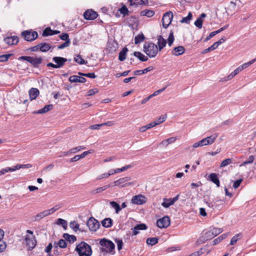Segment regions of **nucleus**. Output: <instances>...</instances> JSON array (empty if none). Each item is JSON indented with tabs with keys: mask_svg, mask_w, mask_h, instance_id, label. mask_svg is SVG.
<instances>
[{
	"mask_svg": "<svg viewBox=\"0 0 256 256\" xmlns=\"http://www.w3.org/2000/svg\"><path fill=\"white\" fill-rule=\"evenodd\" d=\"M75 250L78 256H91L92 253L91 246L84 242H82L78 244L75 248Z\"/></svg>",
	"mask_w": 256,
	"mask_h": 256,
	"instance_id": "f257e3e1",
	"label": "nucleus"
},
{
	"mask_svg": "<svg viewBox=\"0 0 256 256\" xmlns=\"http://www.w3.org/2000/svg\"><path fill=\"white\" fill-rule=\"evenodd\" d=\"M144 52L150 58H154L159 51L158 46L152 42H146L144 45Z\"/></svg>",
	"mask_w": 256,
	"mask_h": 256,
	"instance_id": "f03ea898",
	"label": "nucleus"
},
{
	"mask_svg": "<svg viewBox=\"0 0 256 256\" xmlns=\"http://www.w3.org/2000/svg\"><path fill=\"white\" fill-rule=\"evenodd\" d=\"M26 234L24 237V240L28 249L31 250L34 249L36 245V240L35 236L34 235L33 232L28 230H26Z\"/></svg>",
	"mask_w": 256,
	"mask_h": 256,
	"instance_id": "7ed1b4c3",
	"label": "nucleus"
},
{
	"mask_svg": "<svg viewBox=\"0 0 256 256\" xmlns=\"http://www.w3.org/2000/svg\"><path fill=\"white\" fill-rule=\"evenodd\" d=\"M100 244L102 252L110 253L114 251L115 246L112 241L104 238L100 240Z\"/></svg>",
	"mask_w": 256,
	"mask_h": 256,
	"instance_id": "20e7f679",
	"label": "nucleus"
},
{
	"mask_svg": "<svg viewBox=\"0 0 256 256\" xmlns=\"http://www.w3.org/2000/svg\"><path fill=\"white\" fill-rule=\"evenodd\" d=\"M19 60H26L30 62L34 68H38L42 62V57H33L30 56H22L18 58Z\"/></svg>",
	"mask_w": 256,
	"mask_h": 256,
	"instance_id": "39448f33",
	"label": "nucleus"
},
{
	"mask_svg": "<svg viewBox=\"0 0 256 256\" xmlns=\"http://www.w3.org/2000/svg\"><path fill=\"white\" fill-rule=\"evenodd\" d=\"M31 166H32L30 164H18L12 168L6 167L0 170V176L4 174L6 172H12L16 171V170H20V168H29L31 167Z\"/></svg>",
	"mask_w": 256,
	"mask_h": 256,
	"instance_id": "423d86ee",
	"label": "nucleus"
},
{
	"mask_svg": "<svg viewBox=\"0 0 256 256\" xmlns=\"http://www.w3.org/2000/svg\"><path fill=\"white\" fill-rule=\"evenodd\" d=\"M22 37L25 40L32 42L37 38L38 34L36 31L24 30L22 32Z\"/></svg>",
	"mask_w": 256,
	"mask_h": 256,
	"instance_id": "0eeeda50",
	"label": "nucleus"
},
{
	"mask_svg": "<svg viewBox=\"0 0 256 256\" xmlns=\"http://www.w3.org/2000/svg\"><path fill=\"white\" fill-rule=\"evenodd\" d=\"M173 18V14L172 12H166L164 14L162 18V26L164 28H167L172 22Z\"/></svg>",
	"mask_w": 256,
	"mask_h": 256,
	"instance_id": "6e6552de",
	"label": "nucleus"
},
{
	"mask_svg": "<svg viewBox=\"0 0 256 256\" xmlns=\"http://www.w3.org/2000/svg\"><path fill=\"white\" fill-rule=\"evenodd\" d=\"M86 224L90 230L92 232H96L100 226L98 222L94 218H90L88 220Z\"/></svg>",
	"mask_w": 256,
	"mask_h": 256,
	"instance_id": "1a4fd4ad",
	"label": "nucleus"
},
{
	"mask_svg": "<svg viewBox=\"0 0 256 256\" xmlns=\"http://www.w3.org/2000/svg\"><path fill=\"white\" fill-rule=\"evenodd\" d=\"M157 226L160 228H166L170 224V219L168 216H165L162 218H160L156 222Z\"/></svg>",
	"mask_w": 256,
	"mask_h": 256,
	"instance_id": "9d476101",
	"label": "nucleus"
},
{
	"mask_svg": "<svg viewBox=\"0 0 256 256\" xmlns=\"http://www.w3.org/2000/svg\"><path fill=\"white\" fill-rule=\"evenodd\" d=\"M131 201L134 204L141 205L146 203V198L142 194H138L134 196L132 198Z\"/></svg>",
	"mask_w": 256,
	"mask_h": 256,
	"instance_id": "9b49d317",
	"label": "nucleus"
},
{
	"mask_svg": "<svg viewBox=\"0 0 256 256\" xmlns=\"http://www.w3.org/2000/svg\"><path fill=\"white\" fill-rule=\"evenodd\" d=\"M178 198L179 194H178L172 198H164L163 199V202L162 204V206L165 208H168L170 206L174 204V202L178 200Z\"/></svg>",
	"mask_w": 256,
	"mask_h": 256,
	"instance_id": "f8f14e48",
	"label": "nucleus"
},
{
	"mask_svg": "<svg viewBox=\"0 0 256 256\" xmlns=\"http://www.w3.org/2000/svg\"><path fill=\"white\" fill-rule=\"evenodd\" d=\"M98 16L96 12L92 10H88L84 14V17L86 20H94Z\"/></svg>",
	"mask_w": 256,
	"mask_h": 256,
	"instance_id": "ddd939ff",
	"label": "nucleus"
},
{
	"mask_svg": "<svg viewBox=\"0 0 256 256\" xmlns=\"http://www.w3.org/2000/svg\"><path fill=\"white\" fill-rule=\"evenodd\" d=\"M218 136V134L216 133L213 134H212L210 136H208L206 138H202V142L203 144V146H207L209 144H213L215 140L216 139V138Z\"/></svg>",
	"mask_w": 256,
	"mask_h": 256,
	"instance_id": "4468645a",
	"label": "nucleus"
},
{
	"mask_svg": "<svg viewBox=\"0 0 256 256\" xmlns=\"http://www.w3.org/2000/svg\"><path fill=\"white\" fill-rule=\"evenodd\" d=\"M130 180L131 178L130 176H125L120 178L114 182V186H119L121 188L125 187V184Z\"/></svg>",
	"mask_w": 256,
	"mask_h": 256,
	"instance_id": "2eb2a0df",
	"label": "nucleus"
},
{
	"mask_svg": "<svg viewBox=\"0 0 256 256\" xmlns=\"http://www.w3.org/2000/svg\"><path fill=\"white\" fill-rule=\"evenodd\" d=\"M52 60L56 64V68H62L67 62V59L60 56H54L52 58Z\"/></svg>",
	"mask_w": 256,
	"mask_h": 256,
	"instance_id": "dca6fc26",
	"label": "nucleus"
},
{
	"mask_svg": "<svg viewBox=\"0 0 256 256\" xmlns=\"http://www.w3.org/2000/svg\"><path fill=\"white\" fill-rule=\"evenodd\" d=\"M4 42L8 45H16L19 41V38L16 36H8L4 38Z\"/></svg>",
	"mask_w": 256,
	"mask_h": 256,
	"instance_id": "f3484780",
	"label": "nucleus"
},
{
	"mask_svg": "<svg viewBox=\"0 0 256 256\" xmlns=\"http://www.w3.org/2000/svg\"><path fill=\"white\" fill-rule=\"evenodd\" d=\"M148 228L147 226L144 224H136L134 228H132V235L136 236L139 233L140 230H146Z\"/></svg>",
	"mask_w": 256,
	"mask_h": 256,
	"instance_id": "a211bd4d",
	"label": "nucleus"
},
{
	"mask_svg": "<svg viewBox=\"0 0 256 256\" xmlns=\"http://www.w3.org/2000/svg\"><path fill=\"white\" fill-rule=\"evenodd\" d=\"M69 81L70 82H80L84 83L86 82V79L82 77L74 75L72 76L69 78Z\"/></svg>",
	"mask_w": 256,
	"mask_h": 256,
	"instance_id": "6ab92c4d",
	"label": "nucleus"
},
{
	"mask_svg": "<svg viewBox=\"0 0 256 256\" xmlns=\"http://www.w3.org/2000/svg\"><path fill=\"white\" fill-rule=\"evenodd\" d=\"M28 93L30 100H32L36 99L39 95L40 91L38 88H32L29 90Z\"/></svg>",
	"mask_w": 256,
	"mask_h": 256,
	"instance_id": "aec40b11",
	"label": "nucleus"
},
{
	"mask_svg": "<svg viewBox=\"0 0 256 256\" xmlns=\"http://www.w3.org/2000/svg\"><path fill=\"white\" fill-rule=\"evenodd\" d=\"M166 44V40L162 36H158V47L159 51H160Z\"/></svg>",
	"mask_w": 256,
	"mask_h": 256,
	"instance_id": "412c9836",
	"label": "nucleus"
},
{
	"mask_svg": "<svg viewBox=\"0 0 256 256\" xmlns=\"http://www.w3.org/2000/svg\"><path fill=\"white\" fill-rule=\"evenodd\" d=\"M185 52V48L182 46L175 47L172 52L173 55L178 56L182 54Z\"/></svg>",
	"mask_w": 256,
	"mask_h": 256,
	"instance_id": "4be33fe9",
	"label": "nucleus"
},
{
	"mask_svg": "<svg viewBox=\"0 0 256 256\" xmlns=\"http://www.w3.org/2000/svg\"><path fill=\"white\" fill-rule=\"evenodd\" d=\"M210 180L216 184L217 187L220 186V180L218 178L217 174L215 173H212L209 175Z\"/></svg>",
	"mask_w": 256,
	"mask_h": 256,
	"instance_id": "5701e85b",
	"label": "nucleus"
},
{
	"mask_svg": "<svg viewBox=\"0 0 256 256\" xmlns=\"http://www.w3.org/2000/svg\"><path fill=\"white\" fill-rule=\"evenodd\" d=\"M39 44L40 51L42 52H46L52 48L50 44L46 42H42Z\"/></svg>",
	"mask_w": 256,
	"mask_h": 256,
	"instance_id": "b1692460",
	"label": "nucleus"
},
{
	"mask_svg": "<svg viewBox=\"0 0 256 256\" xmlns=\"http://www.w3.org/2000/svg\"><path fill=\"white\" fill-rule=\"evenodd\" d=\"M53 108V105L48 104L39 110L37 112H36L34 113L36 114H44L46 113L49 110H51Z\"/></svg>",
	"mask_w": 256,
	"mask_h": 256,
	"instance_id": "393cba45",
	"label": "nucleus"
},
{
	"mask_svg": "<svg viewBox=\"0 0 256 256\" xmlns=\"http://www.w3.org/2000/svg\"><path fill=\"white\" fill-rule=\"evenodd\" d=\"M134 56L137 57L142 62H146L148 60V58L140 52H134Z\"/></svg>",
	"mask_w": 256,
	"mask_h": 256,
	"instance_id": "a878e982",
	"label": "nucleus"
},
{
	"mask_svg": "<svg viewBox=\"0 0 256 256\" xmlns=\"http://www.w3.org/2000/svg\"><path fill=\"white\" fill-rule=\"evenodd\" d=\"M128 51V49L126 48H124L120 52L118 56V60L122 62L126 58V52Z\"/></svg>",
	"mask_w": 256,
	"mask_h": 256,
	"instance_id": "bb28decb",
	"label": "nucleus"
},
{
	"mask_svg": "<svg viewBox=\"0 0 256 256\" xmlns=\"http://www.w3.org/2000/svg\"><path fill=\"white\" fill-rule=\"evenodd\" d=\"M63 238L70 242H74L76 240V238L74 235H70L68 234L65 233L63 234Z\"/></svg>",
	"mask_w": 256,
	"mask_h": 256,
	"instance_id": "cd10ccee",
	"label": "nucleus"
},
{
	"mask_svg": "<svg viewBox=\"0 0 256 256\" xmlns=\"http://www.w3.org/2000/svg\"><path fill=\"white\" fill-rule=\"evenodd\" d=\"M112 224V220L110 218H106L102 222V224L104 228L111 227Z\"/></svg>",
	"mask_w": 256,
	"mask_h": 256,
	"instance_id": "c85d7f7f",
	"label": "nucleus"
},
{
	"mask_svg": "<svg viewBox=\"0 0 256 256\" xmlns=\"http://www.w3.org/2000/svg\"><path fill=\"white\" fill-rule=\"evenodd\" d=\"M154 14V11L150 10H144L140 12V15L142 16H146L148 18L152 17Z\"/></svg>",
	"mask_w": 256,
	"mask_h": 256,
	"instance_id": "c756f323",
	"label": "nucleus"
},
{
	"mask_svg": "<svg viewBox=\"0 0 256 256\" xmlns=\"http://www.w3.org/2000/svg\"><path fill=\"white\" fill-rule=\"evenodd\" d=\"M242 237V234L239 233L237 234H236L231 239L230 244V245H234L235 244L236 242L240 240Z\"/></svg>",
	"mask_w": 256,
	"mask_h": 256,
	"instance_id": "7c9ffc66",
	"label": "nucleus"
},
{
	"mask_svg": "<svg viewBox=\"0 0 256 256\" xmlns=\"http://www.w3.org/2000/svg\"><path fill=\"white\" fill-rule=\"evenodd\" d=\"M192 15L191 12H189L187 16L183 18L182 20L180 21L181 23H184L186 24H189L190 23V20H192Z\"/></svg>",
	"mask_w": 256,
	"mask_h": 256,
	"instance_id": "2f4dec72",
	"label": "nucleus"
},
{
	"mask_svg": "<svg viewBox=\"0 0 256 256\" xmlns=\"http://www.w3.org/2000/svg\"><path fill=\"white\" fill-rule=\"evenodd\" d=\"M156 126V124L152 122H150L144 126H142L140 128L139 130L141 132H144L146 130L148 129H150L152 128H153Z\"/></svg>",
	"mask_w": 256,
	"mask_h": 256,
	"instance_id": "473e14b6",
	"label": "nucleus"
},
{
	"mask_svg": "<svg viewBox=\"0 0 256 256\" xmlns=\"http://www.w3.org/2000/svg\"><path fill=\"white\" fill-rule=\"evenodd\" d=\"M110 186V185L108 184V185L104 186L102 187L98 188L96 190H94L92 192L94 194L100 193V192H102L103 191H104L105 190H106L107 188H109Z\"/></svg>",
	"mask_w": 256,
	"mask_h": 256,
	"instance_id": "72a5a7b5",
	"label": "nucleus"
},
{
	"mask_svg": "<svg viewBox=\"0 0 256 256\" xmlns=\"http://www.w3.org/2000/svg\"><path fill=\"white\" fill-rule=\"evenodd\" d=\"M74 60L80 64H86L87 61L84 60L80 54L76 55L74 57Z\"/></svg>",
	"mask_w": 256,
	"mask_h": 256,
	"instance_id": "f704fd0d",
	"label": "nucleus"
},
{
	"mask_svg": "<svg viewBox=\"0 0 256 256\" xmlns=\"http://www.w3.org/2000/svg\"><path fill=\"white\" fill-rule=\"evenodd\" d=\"M110 204L112 208H114L116 210V214H118L119 212L121 210L122 208L116 202L112 201L110 202Z\"/></svg>",
	"mask_w": 256,
	"mask_h": 256,
	"instance_id": "c9c22d12",
	"label": "nucleus"
},
{
	"mask_svg": "<svg viewBox=\"0 0 256 256\" xmlns=\"http://www.w3.org/2000/svg\"><path fill=\"white\" fill-rule=\"evenodd\" d=\"M145 36L143 34H138L134 38V44H138L142 42Z\"/></svg>",
	"mask_w": 256,
	"mask_h": 256,
	"instance_id": "e433bc0d",
	"label": "nucleus"
},
{
	"mask_svg": "<svg viewBox=\"0 0 256 256\" xmlns=\"http://www.w3.org/2000/svg\"><path fill=\"white\" fill-rule=\"evenodd\" d=\"M158 242V238H148L146 240L148 244L154 246Z\"/></svg>",
	"mask_w": 256,
	"mask_h": 256,
	"instance_id": "4c0bfd02",
	"label": "nucleus"
},
{
	"mask_svg": "<svg viewBox=\"0 0 256 256\" xmlns=\"http://www.w3.org/2000/svg\"><path fill=\"white\" fill-rule=\"evenodd\" d=\"M204 250H206V246L203 248H201L198 250L194 252L188 256H200L204 253Z\"/></svg>",
	"mask_w": 256,
	"mask_h": 256,
	"instance_id": "58836bf2",
	"label": "nucleus"
},
{
	"mask_svg": "<svg viewBox=\"0 0 256 256\" xmlns=\"http://www.w3.org/2000/svg\"><path fill=\"white\" fill-rule=\"evenodd\" d=\"M254 156L252 155H251L248 157V160H247L244 162L242 164L240 165V166H242L251 164L254 162Z\"/></svg>",
	"mask_w": 256,
	"mask_h": 256,
	"instance_id": "ea45409f",
	"label": "nucleus"
},
{
	"mask_svg": "<svg viewBox=\"0 0 256 256\" xmlns=\"http://www.w3.org/2000/svg\"><path fill=\"white\" fill-rule=\"evenodd\" d=\"M131 6H136L143 4V0H128Z\"/></svg>",
	"mask_w": 256,
	"mask_h": 256,
	"instance_id": "a19ab883",
	"label": "nucleus"
},
{
	"mask_svg": "<svg viewBox=\"0 0 256 256\" xmlns=\"http://www.w3.org/2000/svg\"><path fill=\"white\" fill-rule=\"evenodd\" d=\"M203 238L204 240H208L212 238L214 236L210 230H209L204 234Z\"/></svg>",
	"mask_w": 256,
	"mask_h": 256,
	"instance_id": "79ce46f5",
	"label": "nucleus"
},
{
	"mask_svg": "<svg viewBox=\"0 0 256 256\" xmlns=\"http://www.w3.org/2000/svg\"><path fill=\"white\" fill-rule=\"evenodd\" d=\"M210 230L212 232V235H214V237L222 232V230L220 228H210Z\"/></svg>",
	"mask_w": 256,
	"mask_h": 256,
	"instance_id": "37998d69",
	"label": "nucleus"
},
{
	"mask_svg": "<svg viewBox=\"0 0 256 256\" xmlns=\"http://www.w3.org/2000/svg\"><path fill=\"white\" fill-rule=\"evenodd\" d=\"M53 35L52 34V30H51V28L50 27L46 28L42 32V36H52Z\"/></svg>",
	"mask_w": 256,
	"mask_h": 256,
	"instance_id": "c03bdc74",
	"label": "nucleus"
},
{
	"mask_svg": "<svg viewBox=\"0 0 256 256\" xmlns=\"http://www.w3.org/2000/svg\"><path fill=\"white\" fill-rule=\"evenodd\" d=\"M174 32L171 31L169 34L168 38V42L169 46H171L174 41Z\"/></svg>",
	"mask_w": 256,
	"mask_h": 256,
	"instance_id": "a18cd8bd",
	"label": "nucleus"
},
{
	"mask_svg": "<svg viewBox=\"0 0 256 256\" xmlns=\"http://www.w3.org/2000/svg\"><path fill=\"white\" fill-rule=\"evenodd\" d=\"M12 56V54H6L0 56V62H6L8 58Z\"/></svg>",
	"mask_w": 256,
	"mask_h": 256,
	"instance_id": "49530a36",
	"label": "nucleus"
},
{
	"mask_svg": "<svg viewBox=\"0 0 256 256\" xmlns=\"http://www.w3.org/2000/svg\"><path fill=\"white\" fill-rule=\"evenodd\" d=\"M218 47L216 46V44H215L214 43L210 47L208 48H206L204 50L202 53L203 54H206L207 52H209L210 51H212V50H216V48H217Z\"/></svg>",
	"mask_w": 256,
	"mask_h": 256,
	"instance_id": "de8ad7c7",
	"label": "nucleus"
},
{
	"mask_svg": "<svg viewBox=\"0 0 256 256\" xmlns=\"http://www.w3.org/2000/svg\"><path fill=\"white\" fill-rule=\"evenodd\" d=\"M256 61V58L252 60H250L248 62L244 63L240 66H241V68H242L243 70L244 69L246 68H248V66H249L252 64H254Z\"/></svg>",
	"mask_w": 256,
	"mask_h": 256,
	"instance_id": "09e8293b",
	"label": "nucleus"
},
{
	"mask_svg": "<svg viewBox=\"0 0 256 256\" xmlns=\"http://www.w3.org/2000/svg\"><path fill=\"white\" fill-rule=\"evenodd\" d=\"M86 148L84 146H78L77 147L71 148L70 152L71 153H76V152H79L82 150H84Z\"/></svg>",
	"mask_w": 256,
	"mask_h": 256,
	"instance_id": "8fccbe9b",
	"label": "nucleus"
},
{
	"mask_svg": "<svg viewBox=\"0 0 256 256\" xmlns=\"http://www.w3.org/2000/svg\"><path fill=\"white\" fill-rule=\"evenodd\" d=\"M202 20L198 18V19L195 21L194 24L198 29H200L202 26Z\"/></svg>",
	"mask_w": 256,
	"mask_h": 256,
	"instance_id": "3c124183",
	"label": "nucleus"
},
{
	"mask_svg": "<svg viewBox=\"0 0 256 256\" xmlns=\"http://www.w3.org/2000/svg\"><path fill=\"white\" fill-rule=\"evenodd\" d=\"M57 224H61L64 229H66L67 227L66 221V220L62 219L60 218H59L58 220Z\"/></svg>",
	"mask_w": 256,
	"mask_h": 256,
	"instance_id": "603ef678",
	"label": "nucleus"
},
{
	"mask_svg": "<svg viewBox=\"0 0 256 256\" xmlns=\"http://www.w3.org/2000/svg\"><path fill=\"white\" fill-rule=\"evenodd\" d=\"M70 226L74 231H76L77 230H79V224L76 222H70Z\"/></svg>",
	"mask_w": 256,
	"mask_h": 256,
	"instance_id": "864d4df0",
	"label": "nucleus"
},
{
	"mask_svg": "<svg viewBox=\"0 0 256 256\" xmlns=\"http://www.w3.org/2000/svg\"><path fill=\"white\" fill-rule=\"evenodd\" d=\"M232 162V160L230 158H226L222 161L220 164V167H224L228 164H230Z\"/></svg>",
	"mask_w": 256,
	"mask_h": 256,
	"instance_id": "5fc2aeb1",
	"label": "nucleus"
},
{
	"mask_svg": "<svg viewBox=\"0 0 256 256\" xmlns=\"http://www.w3.org/2000/svg\"><path fill=\"white\" fill-rule=\"evenodd\" d=\"M58 244V246L62 248H66L67 246L66 242L64 240L60 239L59 240Z\"/></svg>",
	"mask_w": 256,
	"mask_h": 256,
	"instance_id": "6e6d98bb",
	"label": "nucleus"
},
{
	"mask_svg": "<svg viewBox=\"0 0 256 256\" xmlns=\"http://www.w3.org/2000/svg\"><path fill=\"white\" fill-rule=\"evenodd\" d=\"M166 120V117L164 116H160L156 121L153 122H152L156 124V126L160 124L161 123L164 122Z\"/></svg>",
	"mask_w": 256,
	"mask_h": 256,
	"instance_id": "4d7b16f0",
	"label": "nucleus"
},
{
	"mask_svg": "<svg viewBox=\"0 0 256 256\" xmlns=\"http://www.w3.org/2000/svg\"><path fill=\"white\" fill-rule=\"evenodd\" d=\"M70 44V40H66L64 42L59 45L58 47V49H63L66 47H68Z\"/></svg>",
	"mask_w": 256,
	"mask_h": 256,
	"instance_id": "13d9d810",
	"label": "nucleus"
},
{
	"mask_svg": "<svg viewBox=\"0 0 256 256\" xmlns=\"http://www.w3.org/2000/svg\"><path fill=\"white\" fill-rule=\"evenodd\" d=\"M6 244L2 240H0V252H3L6 248Z\"/></svg>",
	"mask_w": 256,
	"mask_h": 256,
	"instance_id": "bf43d9fd",
	"label": "nucleus"
},
{
	"mask_svg": "<svg viewBox=\"0 0 256 256\" xmlns=\"http://www.w3.org/2000/svg\"><path fill=\"white\" fill-rule=\"evenodd\" d=\"M120 13L124 16H126V14H128V9L127 8L126 6H122L120 9Z\"/></svg>",
	"mask_w": 256,
	"mask_h": 256,
	"instance_id": "052dcab7",
	"label": "nucleus"
},
{
	"mask_svg": "<svg viewBox=\"0 0 256 256\" xmlns=\"http://www.w3.org/2000/svg\"><path fill=\"white\" fill-rule=\"evenodd\" d=\"M44 218V214L42 212H40V213L38 214L34 217V220L35 221H38L42 219V218Z\"/></svg>",
	"mask_w": 256,
	"mask_h": 256,
	"instance_id": "680f3d73",
	"label": "nucleus"
},
{
	"mask_svg": "<svg viewBox=\"0 0 256 256\" xmlns=\"http://www.w3.org/2000/svg\"><path fill=\"white\" fill-rule=\"evenodd\" d=\"M116 242L117 244L118 250H120L122 249L123 246L122 240H116Z\"/></svg>",
	"mask_w": 256,
	"mask_h": 256,
	"instance_id": "e2e57ef3",
	"label": "nucleus"
},
{
	"mask_svg": "<svg viewBox=\"0 0 256 256\" xmlns=\"http://www.w3.org/2000/svg\"><path fill=\"white\" fill-rule=\"evenodd\" d=\"M60 38L63 40H70L69 39V36L67 33H62L60 36Z\"/></svg>",
	"mask_w": 256,
	"mask_h": 256,
	"instance_id": "0e129e2a",
	"label": "nucleus"
},
{
	"mask_svg": "<svg viewBox=\"0 0 256 256\" xmlns=\"http://www.w3.org/2000/svg\"><path fill=\"white\" fill-rule=\"evenodd\" d=\"M98 92V90L96 88L91 89L88 92V96H92Z\"/></svg>",
	"mask_w": 256,
	"mask_h": 256,
	"instance_id": "69168bd1",
	"label": "nucleus"
},
{
	"mask_svg": "<svg viewBox=\"0 0 256 256\" xmlns=\"http://www.w3.org/2000/svg\"><path fill=\"white\" fill-rule=\"evenodd\" d=\"M108 176H110V174H108V173H104L98 176L97 177L96 180H100L104 178H108Z\"/></svg>",
	"mask_w": 256,
	"mask_h": 256,
	"instance_id": "338daca9",
	"label": "nucleus"
},
{
	"mask_svg": "<svg viewBox=\"0 0 256 256\" xmlns=\"http://www.w3.org/2000/svg\"><path fill=\"white\" fill-rule=\"evenodd\" d=\"M217 34V32H216V31H214V32H212L210 33V34H209V36H207L206 38L204 41L205 42H207L208 41V40H210L212 38L213 36H216Z\"/></svg>",
	"mask_w": 256,
	"mask_h": 256,
	"instance_id": "774afa93",
	"label": "nucleus"
}]
</instances>
